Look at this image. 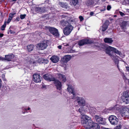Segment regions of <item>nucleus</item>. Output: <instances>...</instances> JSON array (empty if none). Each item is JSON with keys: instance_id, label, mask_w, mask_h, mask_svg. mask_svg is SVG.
Wrapping results in <instances>:
<instances>
[{"instance_id": "1", "label": "nucleus", "mask_w": 129, "mask_h": 129, "mask_svg": "<svg viewBox=\"0 0 129 129\" xmlns=\"http://www.w3.org/2000/svg\"><path fill=\"white\" fill-rule=\"evenodd\" d=\"M73 22V20L72 19L67 21L66 22L68 24L63 29V33L65 36H68L69 35L73 30V27L70 24Z\"/></svg>"}, {"instance_id": "2", "label": "nucleus", "mask_w": 129, "mask_h": 129, "mask_svg": "<svg viewBox=\"0 0 129 129\" xmlns=\"http://www.w3.org/2000/svg\"><path fill=\"white\" fill-rule=\"evenodd\" d=\"M92 121L90 120V118L87 116H85L82 119L81 123L83 126L85 128V129H87L88 126L90 125Z\"/></svg>"}, {"instance_id": "3", "label": "nucleus", "mask_w": 129, "mask_h": 129, "mask_svg": "<svg viewBox=\"0 0 129 129\" xmlns=\"http://www.w3.org/2000/svg\"><path fill=\"white\" fill-rule=\"evenodd\" d=\"M46 30H48L50 33L56 37L59 36V34L58 33V30L57 29L54 27L46 26L45 27Z\"/></svg>"}, {"instance_id": "4", "label": "nucleus", "mask_w": 129, "mask_h": 129, "mask_svg": "<svg viewBox=\"0 0 129 129\" xmlns=\"http://www.w3.org/2000/svg\"><path fill=\"white\" fill-rule=\"evenodd\" d=\"M109 51H110L109 55L111 57L113 56L115 53L121 55H122L121 52L119 51L116 50V49L112 47H109L108 49Z\"/></svg>"}, {"instance_id": "5", "label": "nucleus", "mask_w": 129, "mask_h": 129, "mask_svg": "<svg viewBox=\"0 0 129 129\" xmlns=\"http://www.w3.org/2000/svg\"><path fill=\"white\" fill-rule=\"evenodd\" d=\"M122 100L126 104L129 103V95L128 92L125 91L123 93V94L121 97Z\"/></svg>"}, {"instance_id": "6", "label": "nucleus", "mask_w": 129, "mask_h": 129, "mask_svg": "<svg viewBox=\"0 0 129 129\" xmlns=\"http://www.w3.org/2000/svg\"><path fill=\"white\" fill-rule=\"evenodd\" d=\"M93 43L91 40L87 39H84L78 41V45L79 46H81L85 45L90 44Z\"/></svg>"}, {"instance_id": "7", "label": "nucleus", "mask_w": 129, "mask_h": 129, "mask_svg": "<svg viewBox=\"0 0 129 129\" xmlns=\"http://www.w3.org/2000/svg\"><path fill=\"white\" fill-rule=\"evenodd\" d=\"M108 119L110 123L112 125H116L118 123V119L117 117L114 115L109 116Z\"/></svg>"}, {"instance_id": "8", "label": "nucleus", "mask_w": 129, "mask_h": 129, "mask_svg": "<svg viewBox=\"0 0 129 129\" xmlns=\"http://www.w3.org/2000/svg\"><path fill=\"white\" fill-rule=\"evenodd\" d=\"M94 118L96 121L100 124L104 125L106 123L105 119L99 116L95 115L94 116Z\"/></svg>"}, {"instance_id": "9", "label": "nucleus", "mask_w": 129, "mask_h": 129, "mask_svg": "<svg viewBox=\"0 0 129 129\" xmlns=\"http://www.w3.org/2000/svg\"><path fill=\"white\" fill-rule=\"evenodd\" d=\"M75 98L77 99V102L78 104V105L79 106L83 107L85 105V101L83 98H81L78 96L76 97Z\"/></svg>"}, {"instance_id": "10", "label": "nucleus", "mask_w": 129, "mask_h": 129, "mask_svg": "<svg viewBox=\"0 0 129 129\" xmlns=\"http://www.w3.org/2000/svg\"><path fill=\"white\" fill-rule=\"evenodd\" d=\"M43 77L45 80L49 82L53 81L55 79V78L53 76L49 74L44 75Z\"/></svg>"}, {"instance_id": "11", "label": "nucleus", "mask_w": 129, "mask_h": 129, "mask_svg": "<svg viewBox=\"0 0 129 129\" xmlns=\"http://www.w3.org/2000/svg\"><path fill=\"white\" fill-rule=\"evenodd\" d=\"M71 58V55H67L64 56L61 58V62L63 64H66Z\"/></svg>"}, {"instance_id": "12", "label": "nucleus", "mask_w": 129, "mask_h": 129, "mask_svg": "<svg viewBox=\"0 0 129 129\" xmlns=\"http://www.w3.org/2000/svg\"><path fill=\"white\" fill-rule=\"evenodd\" d=\"M47 46V44L45 43H42L38 44L36 46L38 49L41 50L45 49Z\"/></svg>"}, {"instance_id": "13", "label": "nucleus", "mask_w": 129, "mask_h": 129, "mask_svg": "<svg viewBox=\"0 0 129 129\" xmlns=\"http://www.w3.org/2000/svg\"><path fill=\"white\" fill-rule=\"evenodd\" d=\"M41 77L40 75L38 74H35L33 75V80L36 83H38L41 82Z\"/></svg>"}, {"instance_id": "14", "label": "nucleus", "mask_w": 129, "mask_h": 129, "mask_svg": "<svg viewBox=\"0 0 129 129\" xmlns=\"http://www.w3.org/2000/svg\"><path fill=\"white\" fill-rule=\"evenodd\" d=\"M92 128V129H100V127L98 123H94L92 121L91 123L88 126L87 129H90Z\"/></svg>"}, {"instance_id": "15", "label": "nucleus", "mask_w": 129, "mask_h": 129, "mask_svg": "<svg viewBox=\"0 0 129 129\" xmlns=\"http://www.w3.org/2000/svg\"><path fill=\"white\" fill-rule=\"evenodd\" d=\"M53 81H54V83L57 89L59 90H60L61 89L62 86L61 82L58 80H57L55 78V80Z\"/></svg>"}, {"instance_id": "16", "label": "nucleus", "mask_w": 129, "mask_h": 129, "mask_svg": "<svg viewBox=\"0 0 129 129\" xmlns=\"http://www.w3.org/2000/svg\"><path fill=\"white\" fill-rule=\"evenodd\" d=\"M67 90L70 93H71L73 95L72 96V99H75L76 94L74 91V88L68 85V88H67Z\"/></svg>"}, {"instance_id": "17", "label": "nucleus", "mask_w": 129, "mask_h": 129, "mask_svg": "<svg viewBox=\"0 0 129 129\" xmlns=\"http://www.w3.org/2000/svg\"><path fill=\"white\" fill-rule=\"evenodd\" d=\"M111 47V46H109V47H107L106 46L102 45L101 47H100L99 48L102 51H105L106 53L109 55L110 50L109 51L108 49L109 48V47Z\"/></svg>"}, {"instance_id": "18", "label": "nucleus", "mask_w": 129, "mask_h": 129, "mask_svg": "<svg viewBox=\"0 0 129 129\" xmlns=\"http://www.w3.org/2000/svg\"><path fill=\"white\" fill-rule=\"evenodd\" d=\"M122 112L125 117L129 118V108H123Z\"/></svg>"}, {"instance_id": "19", "label": "nucleus", "mask_w": 129, "mask_h": 129, "mask_svg": "<svg viewBox=\"0 0 129 129\" xmlns=\"http://www.w3.org/2000/svg\"><path fill=\"white\" fill-rule=\"evenodd\" d=\"M109 21H106L103 25L102 30L103 31H105L108 28L109 25Z\"/></svg>"}, {"instance_id": "20", "label": "nucleus", "mask_w": 129, "mask_h": 129, "mask_svg": "<svg viewBox=\"0 0 129 129\" xmlns=\"http://www.w3.org/2000/svg\"><path fill=\"white\" fill-rule=\"evenodd\" d=\"M59 57L57 56L53 55L50 58L51 61L54 63L57 62L59 60Z\"/></svg>"}, {"instance_id": "21", "label": "nucleus", "mask_w": 129, "mask_h": 129, "mask_svg": "<svg viewBox=\"0 0 129 129\" xmlns=\"http://www.w3.org/2000/svg\"><path fill=\"white\" fill-rule=\"evenodd\" d=\"M14 57V55L13 54L6 55L5 56V60L8 61L11 60Z\"/></svg>"}, {"instance_id": "22", "label": "nucleus", "mask_w": 129, "mask_h": 129, "mask_svg": "<svg viewBox=\"0 0 129 129\" xmlns=\"http://www.w3.org/2000/svg\"><path fill=\"white\" fill-rule=\"evenodd\" d=\"M60 80H62L63 82H64L66 81V78L64 75L60 73H58L57 74Z\"/></svg>"}, {"instance_id": "23", "label": "nucleus", "mask_w": 129, "mask_h": 129, "mask_svg": "<svg viewBox=\"0 0 129 129\" xmlns=\"http://www.w3.org/2000/svg\"><path fill=\"white\" fill-rule=\"evenodd\" d=\"M113 57V59L114 61V63L115 64H117V68H118L119 70L120 71V69L119 68V66L118 65L119 62V60L118 58V57L117 56H112L111 57Z\"/></svg>"}, {"instance_id": "24", "label": "nucleus", "mask_w": 129, "mask_h": 129, "mask_svg": "<svg viewBox=\"0 0 129 129\" xmlns=\"http://www.w3.org/2000/svg\"><path fill=\"white\" fill-rule=\"evenodd\" d=\"M86 110L83 108V107H82L79 108L78 110L79 112L83 116L85 115V113L86 112Z\"/></svg>"}, {"instance_id": "25", "label": "nucleus", "mask_w": 129, "mask_h": 129, "mask_svg": "<svg viewBox=\"0 0 129 129\" xmlns=\"http://www.w3.org/2000/svg\"><path fill=\"white\" fill-rule=\"evenodd\" d=\"M104 42L106 43H108L109 44H112L113 42V40L112 38H106L104 40Z\"/></svg>"}, {"instance_id": "26", "label": "nucleus", "mask_w": 129, "mask_h": 129, "mask_svg": "<svg viewBox=\"0 0 129 129\" xmlns=\"http://www.w3.org/2000/svg\"><path fill=\"white\" fill-rule=\"evenodd\" d=\"M39 63H40L47 64L48 62V61L43 58H40L38 60Z\"/></svg>"}, {"instance_id": "27", "label": "nucleus", "mask_w": 129, "mask_h": 129, "mask_svg": "<svg viewBox=\"0 0 129 129\" xmlns=\"http://www.w3.org/2000/svg\"><path fill=\"white\" fill-rule=\"evenodd\" d=\"M94 2L93 0H88L86 2V4L87 6H89L94 5Z\"/></svg>"}, {"instance_id": "28", "label": "nucleus", "mask_w": 129, "mask_h": 129, "mask_svg": "<svg viewBox=\"0 0 129 129\" xmlns=\"http://www.w3.org/2000/svg\"><path fill=\"white\" fill-rule=\"evenodd\" d=\"M43 9V8L37 7L35 8V9L36 11H38L43 13L45 11V10L44 9Z\"/></svg>"}, {"instance_id": "29", "label": "nucleus", "mask_w": 129, "mask_h": 129, "mask_svg": "<svg viewBox=\"0 0 129 129\" xmlns=\"http://www.w3.org/2000/svg\"><path fill=\"white\" fill-rule=\"evenodd\" d=\"M27 48L29 52H30L32 51L34 49V45L30 44L28 45L27 46Z\"/></svg>"}, {"instance_id": "30", "label": "nucleus", "mask_w": 129, "mask_h": 129, "mask_svg": "<svg viewBox=\"0 0 129 129\" xmlns=\"http://www.w3.org/2000/svg\"><path fill=\"white\" fill-rule=\"evenodd\" d=\"M127 23L125 21H123L120 24V27L122 29H123L125 27Z\"/></svg>"}, {"instance_id": "31", "label": "nucleus", "mask_w": 129, "mask_h": 129, "mask_svg": "<svg viewBox=\"0 0 129 129\" xmlns=\"http://www.w3.org/2000/svg\"><path fill=\"white\" fill-rule=\"evenodd\" d=\"M59 5L62 7L64 8H67V6L65 4L63 3H59Z\"/></svg>"}, {"instance_id": "32", "label": "nucleus", "mask_w": 129, "mask_h": 129, "mask_svg": "<svg viewBox=\"0 0 129 129\" xmlns=\"http://www.w3.org/2000/svg\"><path fill=\"white\" fill-rule=\"evenodd\" d=\"M6 25V21L4 22V24L2 26L1 28V29L2 30H4L5 29V28Z\"/></svg>"}, {"instance_id": "33", "label": "nucleus", "mask_w": 129, "mask_h": 129, "mask_svg": "<svg viewBox=\"0 0 129 129\" xmlns=\"http://www.w3.org/2000/svg\"><path fill=\"white\" fill-rule=\"evenodd\" d=\"M72 2L73 5L74 6H75L76 5L78 4V0H72Z\"/></svg>"}, {"instance_id": "34", "label": "nucleus", "mask_w": 129, "mask_h": 129, "mask_svg": "<svg viewBox=\"0 0 129 129\" xmlns=\"http://www.w3.org/2000/svg\"><path fill=\"white\" fill-rule=\"evenodd\" d=\"M26 16V15L25 14L23 15L21 14L20 16V17L21 19H23L25 18Z\"/></svg>"}, {"instance_id": "35", "label": "nucleus", "mask_w": 129, "mask_h": 129, "mask_svg": "<svg viewBox=\"0 0 129 129\" xmlns=\"http://www.w3.org/2000/svg\"><path fill=\"white\" fill-rule=\"evenodd\" d=\"M119 13L120 15L122 16H123L125 15V14L124 13L122 12L119 11Z\"/></svg>"}, {"instance_id": "36", "label": "nucleus", "mask_w": 129, "mask_h": 129, "mask_svg": "<svg viewBox=\"0 0 129 129\" xmlns=\"http://www.w3.org/2000/svg\"><path fill=\"white\" fill-rule=\"evenodd\" d=\"M15 14H16V13H10L9 14V16H10L12 18H13L14 17V15H15Z\"/></svg>"}, {"instance_id": "37", "label": "nucleus", "mask_w": 129, "mask_h": 129, "mask_svg": "<svg viewBox=\"0 0 129 129\" xmlns=\"http://www.w3.org/2000/svg\"><path fill=\"white\" fill-rule=\"evenodd\" d=\"M79 18L81 21H82L84 20V18L82 16H80L79 17Z\"/></svg>"}, {"instance_id": "38", "label": "nucleus", "mask_w": 129, "mask_h": 129, "mask_svg": "<svg viewBox=\"0 0 129 129\" xmlns=\"http://www.w3.org/2000/svg\"><path fill=\"white\" fill-rule=\"evenodd\" d=\"M111 8V6L109 5H108L107 7V10L108 11H109L110 10V9Z\"/></svg>"}, {"instance_id": "39", "label": "nucleus", "mask_w": 129, "mask_h": 129, "mask_svg": "<svg viewBox=\"0 0 129 129\" xmlns=\"http://www.w3.org/2000/svg\"><path fill=\"white\" fill-rule=\"evenodd\" d=\"M2 78L3 80L4 81H6L7 80L5 78V75L3 76H2Z\"/></svg>"}, {"instance_id": "40", "label": "nucleus", "mask_w": 129, "mask_h": 129, "mask_svg": "<svg viewBox=\"0 0 129 129\" xmlns=\"http://www.w3.org/2000/svg\"><path fill=\"white\" fill-rule=\"evenodd\" d=\"M11 20H11L10 19L8 18V20L7 21V22H6V23H7V24H9L10 23V22H11Z\"/></svg>"}, {"instance_id": "41", "label": "nucleus", "mask_w": 129, "mask_h": 129, "mask_svg": "<svg viewBox=\"0 0 129 129\" xmlns=\"http://www.w3.org/2000/svg\"><path fill=\"white\" fill-rule=\"evenodd\" d=\"M9 32L10 34H14L15 33V32L11 30H10L9 31Z\"/></svg>"}, {"instance_id": "42", "label": "nucleus", "mask_w": 129, "mask_h": 129, "mask_svg": "<svg viewBox=\"0 0 129 129\" xmlns=\"http://www.w3.org/2000/svg\"><path fill=\"white\" fill-rule=\"evenodd\" d=\"M121 127L120 126H116V129H121Z\"/></svg>"}, {"instance_id": "43", "label": "nucleus", "mask_w": 129, "mask_h": 129, "mask_svg": "<svg viewBox=\"0 0 129 129\" xmlns=\"http://www.w3.org/2000/svg\"><path fill=\"white\" fill-rule=\"evenodd\" d=\"M125 68L127 71L129 72V67L126 66Z\"/></svg>"}, {"instance_id": "44", "label": "nucleus", "mask_w": 129, "mask_h": 129, "mask_svg": "<svg viewBox=\"0 0 129 129\" xmlns=\"http://www.w3.org/2000/svg\"><path fill=\"white\" fill-rule=\"evenodd\" d=\"M20 18L18 17H17L15 19L16 21H19V20Z\"/></svg>"}, {"instance_id": "45", "label": "nucleus", "mask_w": 129, "mask_h": 129, "mask_svg": "<svg viewBox=\"0 0 129 129\" xmlns=\"http://www.w3.org/2000/svg\"><path fill=\"white\" fill-rule=\"evenodd\" d=\"M2 86V81L0 78V88H1Z\"/></svg>"}, {"instance_id": "46", "label": "nucleus", "mask_w": 129, "mask_h": 129, "mask_svg": "<svg viewBox=\"0 0 129 129\" xmlns=\"http://www.w3.org/2000/svg\"><path fill=\"white\" fill-rule=\"evenodd\" d=\"M105 10H106V8H105V7L104 8H103V9H101L100 11L101 12H103V11H105Z\"/></svg>"}, {"instance_id": "47", "label": "nucleus", "mask_w": 129, "mask_h": 129, "mask_svg": "<svg viewBox=\"0 0 129 129\" xmlns=\"http://www.w3.org/2000/svg\"><path fill=\"white\" fill-rule=\"evenodd\" d=\"M94 13L93 12H91L90 13V15L91 16H92V15H93V14H94Z\"/></svg>"}, {"instance_id": "48", "label": "nucleus", "mask_w": 129, "mask_h": 129, "mask_svg": "<svg viewBox=\"0 0 129 129\" xmlns=\"http://www.w3.org/2000/svg\"><path fill=\"white\" fill-rule=\"evenodd\" d=\"M25 111H27L28 110H29L30 109V108L29 107H28L27 109L26 108H25Z\"/></svg>"}, {"instance_id": "49", "label": "nucleus", "mask_w": 129, "mask_h": 129, "mask_svg": "<svg viewBox=\"0 0 129 129\" xmlns=\"http://www.w3.org/2000/svg\"><path fill=\"white\" fill-rule=\"evenodd\" d=\"M4 34L3 33H0V37L1 38L3 37Z\"/></svg>"}, {"instance_id": "50", "label": "nucleus", "mask_w": 129, "mask_h": 129, "mask_svg": "<svg viewBox=\"0 0 129 129\" xmlns=\"http://www.w3.org/2000/svg\"><path fill=\"white\" fill-rule=\"evenodd\" d=\"M62 46L61 45H59L57 46V47L59 49H61Z\"/></svg>"}, {"instance_id": "51", "label": "nucleus", "mask_w": 129, "mask_h": 129, "mask_svg": "<svg viewBox=\"0 0 129 129\" xmlns=\"http://www.w3.org/2000/svg\"><path fill=\"white\" fill-rule=\"evenodd\" d=\"M8 19H10L11 20H12V19L13 18L12 17H11L10 16H9Z\"/></svg>"}, {"instance_id": "52", "label": "nucleus", "mask_w": 129, "mask_h": 129, "mask_svg": "<svg viewBox=\"0 0 129 129\" xmlns=\"http://www.w3.org/2000/svg\"><path fill=\"white\" fill-rule=\"evenodd\" d=\"M123 77L124 79V78H126L125 76V75H124V74L123 73Z\"/></svg>"}, {"instance_id": "53", "label": "nucleus", "mask_w": 129, "mask_h": 129, "mask_svg": "<svg viewBox=\"0 0 129 129\" xmlns=\"http://www.w3.org/2000/svg\"><path fill=\"white\" fill-rule=\"evenodd\" d=\"M12 2H15L17 1V0H11Z\"/></svg>"}, {"instance_id": "54", "label": "nucleus", "mask_w": 129, "mask_h": 129, "mask_svg": "<svg viewBox=\"0 0 129 129\" xmlns=\"http://www.w3.org/2000/svg\"><path fill=\"white\" fill-rule=\"evenodd\" d=\"M35 62L34 61V62H33V64H34V63Z\"/></svg>"}, {"instance_id": "55", "label": "nucleus", "mask_w": 129, "mask_h": 129, "mask_svg": "<svg viewBox=\"0 0 129 129\" xmlns=\"http://www.w3.org/2000/svg\"><path fill=\"white\" fill-rule=\"evenodd\" d=\"M64 16V15H62V17H63V16Z\"/></svg>"}, {"instance_id": "56", "label": "nucleus", "mask_w": 129, "mask_h": 129, "mask_svg": "<svg viewBox=\"0 0 129 129\" xmlns=\"http://www.w3.org/2000/svg\"><path fill=\"white\" fill-rule=\"evenodd\" d=\"M128 84H129V80L128 81Z\"/></svg>"}, {"instance_id": "57", "label": "nucleus", "mask_w": 129, "mask_h": 129, "mask_svg": "<svg viewBox=\"0 0 129 129\" xmlns=\"http://www.w3.org/2000/svg\"><path fill=\"white\" fill-rule=\"evenodd\" d=\"M116 16V15H115V16Z\"/></svg>"}]
</instances>
